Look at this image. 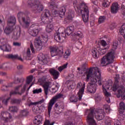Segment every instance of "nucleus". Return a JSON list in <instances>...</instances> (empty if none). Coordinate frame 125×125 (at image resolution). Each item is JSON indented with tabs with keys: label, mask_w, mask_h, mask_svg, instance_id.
Wrapping results in <instances>:
<instances>
[{
	"label": "nucleus",
	"mask_w": 125,
	"mask_h": 125,
	"mask_svg": "<svg viewBox=\"0 0 125 125\" xmlns=\"http://www.w3.org/2000/svg\"><path fill=\"white\" fill-rule=\"evenodd\" d=\"M84 77H86V82H90L87 85V90L90 93H94L96 91L97 82L99 85H102L101 73L97 67L87 69L84 73Z\"/></svg>",
	"instance_id": "nucleus-1"
},
{
	"label": "nucleus",
	"mask_w": 125,
	"mask_h": 125,
	"mask_svg": "<svg viewBox=\"0 0 125 125\" xmlns=\"http://www.w3.org/2000/svg\"><path fill=\"white\" fill-rule=\"evenodd\" d=\"M65 12L66 8L64 7H61L59 12L55 10H52V14H50V12L48 10H45L42 15L41 20L43 23L45 24L46 22H48L49 19H52V17H56V16L60 15L62 18V16L65 15Z\"/></svg>",
	"instance_id": "nucleus-2"
},
{
	"label": "nucleus",
	"mask_w": 125,
	"mask_h": 125,
	"mask_svg": "<svg viewBox=\"0 0 125 125\" xmlns=\"http://www.w3.org/2000/svg\"><path fill=\"white\" fill-rule=\"evenodd\" d=\"M73 6L76 11H78L79 13H82V18L84 23H88L89 13L86 4L84 3H82L80 5L78 1L75 0L74 1Z\"/></svg>",
	"instance_id": "nucleus-3"
},
{
	"label": "nucleus",
	"mask_w": 125,
	"mask_h": 125,
	"mask_svg": "<svg viewBox=\"0 0 125 125\" xmlns=\"http://www.w3.org/2000/svg\"><path fill=\"white\" fill-rule=\"evenodd\" d=\"M74 26H71L67 27L65 31V27H62L59 29V31L61 32L60 33L57 32L55 34L54 39L58 42H63L66 39V35L69 36L73 32H74Z\"/></svg>",
	"instance_id": "nucleus-4"
},
{
	"label": "nucleus",
	"mask_w": 125,
	"mask_h": 125,
	"mask_svg": "<svg viewBox=\"0 0 125 125\" xmlns=\"http://www.w3.org/2000/svg\"><path fill=\"white\" fill-rule=\"evenodd\" d=\"M114 59H115V51L113 50L103 57L101 60V64L102 66H106L108 64L113 63Z\"/></svg>",
	"instance_id": "nucleus-5"
},
{
	"label": "nucleus",
	"mask_w": 125,
	"mask_h": 125,
	"mask_svg": "<svg viewBox=\"0 0 125 125\" xmlns=\"http://www.w3.org/2000/svg\"><path fill=\"white\" fill-rule=\"evenodd\" d=\"M47 81V77L46 76L43 77L42 79H39V82L42 84V86L44 89L45 94L47 95L48 94V89L51 87L52 82Z\"/></svg>",
	"instance_id": "nucleus-6"
},
{
	"label": "nucleus",
	"mask_w": 125,
	"mask_h": 125,
	"mask_svg": "<svg viewBox=\"0 0 125 125\" xmlns=\"http://www.w3.org/2000/svg\"><path fill=\"white\" fill-rule=\"evenodd\" d=\"M113 84V82L112 81H109L105 82V84L103 85V92L106 96V101L107 103H110V99L108 97H110L111 96V93L108 92L107 89H109L110 86H112Z\"/></svg>",
	"instance_id": "nucleus-7"
},
{
	"label": "nucleus",
	"mask_w": 125,
	"mask_h": 125,
	"mask_svg": "<svg viewBox=\"0 0 125 125\" xmlns=\"http://www.w3.org/2000/svg\"><path fill=\"white\" fill-rule=\"evenodd\" d=\"M90 53L94 58H98L100 55H103L106 53V48L102 49L100 47L93 48L91 49Z\"/></svg>",
	"instance_id": "nucleus-8"
},
{
	"label": "nucleus",
	"mask_w": 125,
	"mask_h": 125,
	"mask_svg": "<svg viewBox=\"0 0 125 125\" xmlns=\"http://www.w3.org/2000/svg\"><path fill=\"white\" fill-rule=\"evenodd\" d=\"M49 49L51 53V56L54 57V56H59L61 57L63 55V50H60L58 47L56 46H50Z\"/></svg>",
	"instance_id": "nucleus-9"
},
{
	"label": "nucleus",
	"mask_w": 125,
	"mask_h": 125,
	"mask_svg": "<svg viewBox=\"0 0 125 125\" xmlns=\"http://www.w3.org/2000/svg\"><path fill=\"white\" fill-rule=\"evenodd\" d=\"M63 97V94H59L56 95L55 97H54L49 102L48 106V114H50V112L51 111V109H52V106L55 104V102L58 100V99H60V98H62Z\"/></svg>",
	"instance_id": "nucleus-10"
},
{
	"label": "nucleus",
	"mask_w": 125,
	"mask_h": 125,
	"mask_svg": "<svg viewBox=\"0 0 125 125\" xmlns=\"http://www.w3.org/2000/svg\"><path fill=\"white\" fill-rule=\"evenodd\" d=\"M93 110H88L86 112V114L89 113L87 117V121L89 125H97L95 120L93 119Z\"/></svg>",
	"instance_id": "nucleus-11"
},
{
	"label": "nucleus",
	"mask_w": 125,
	"mask_h": 125,
	"mask_svg": "<svg viewBox=\"0 0 125 125\" xmlns=\"http://www.w3.org/2000/svg\"><path fill=\"white\" fill-rule=\"evenodd\" d=\"M77 87L79 88L78 94L79 100H82L83 94L84 92V89L85 88V83L79 82L77 83Z\"/></svg>",
	"instance_id": "nucleus-12"
},
{
	"label": "nucleus",
	"mask_w": 125,
	"mask_h": 125,
	"mask_svg": "<svg viewBox=\"0 0 125 125\" xmlns=\"http://www.w3.org/2000/svg\"><path fill=\"white\" fill-rule=\"evenodd\" d=\"M83 38V34L81 31H78L75 33V35L72 38V41L75 42H78L79 45H82V42L80 41V40H82Z\"/></svg>",
	"instance_id": "nucleus-13"
},
{
	"label": "nucleus",
	"mask_w": 125,
	"mask_h": 125,
	"mask_svg": "<svg viewBox=\"0 0 125 125\" xmlns=\"http://www.w3.org/2000/svg\"><path fill=\"white\" fill-rule=\"evenodd\" d=\"M94 115L96 120L101 121L104 118L105 113H104V110L103 109H97L94 112Z\"/></svg>",
	"instance_id": "nucleus-14"
},
{
	"label": "nucleus",
	"mask_w": 125,
	"mask_h": 125,
	"mask_svg": "<svg viewBox=\"0 0 125 125\" xmlns=\"http://www.w3.org/2000/svg\"><path fill=\"white\" fill-rule=\"evenodd\" d=\"M49 56L47 55H44L42 53H40L38 56L39 61L43 62V64H46L48 62V59H50Z\"/></svg>",
	"instance_id": "nucleus-15"
},
{
	"label": "nucleus",
	"mask_w": 125,
	"mask_h": 125,
	"mask_svg": "<svg viewBox=\"0 0 125 125\" xmlns=\"http://www.w3.org/2000/svg\"><path fill=\"white\" fill-rule=\"evenodd\" d=\"M115 80V82L111 87V89L113 91H116L119 87V80H120V75L119 74L116 75V77H114Z\"/></svg>",
	"instance_id": "nucleus-16"
},
{
	"label": "nucleus",
	"mask_w": 125,
	"mask_h": 125,
	"mask_svg": "<svg viewBox=\"0 0 125 125\" xmlns=\"http://www.w3.org/2000/svg\"><path fill=\"white\" fill-rule=\"evenodd\" d=\"M43 121V117L42 115H37L35 117L33 123L35 125H39L42 124V122Z\"/></svg>",
	"instance_id": "nucleus-17"
},
{
	"label": "nucleus",
	"mask_w": 125,
	"mask_h": 125,
	"mask_svg": "<svg viewBox=\"0 0 125 125\" xmlns=\"http://www.w3.org/2000/svg\"><path fill=\"white\" fill-rule=\"evenodd\" d=\"M118 94H117V97H122V99L125 100V89L124 87H122L121 89L118 90Z\"/></svg>",
	"instance_id": "nucleus-18"
},
{
	"label": "nucleus",
	"mask_w": 125,
	"mask_h": 125,
	"mask_svg": "<svg viewBox=\"0 0 125 125\" xmlns=\"http://www.w3.org/2000/svg\"><path fill=\"white\" fill-rule=\"evenodd\" d=\"M50 73L53 76V78L55 80H57L58 79V77H59L60 74L59 73V72L58 71L53 69L51 68L50 69Z\"/></svg>",
	"instance_id": "nucleus-19"
},
{
	"label": "nucleus",
	"mask_w": 125,
	"mask_h": 125,
	"mask_svg": "<svg viewBox=\"0 0 125 125\" xmlns=\"http://www.w3.org/2000/svg\"><path fill=\"white\" fill-rule=\"evenodd\" d=\"M35 45L37 48H42V42L40 37L37 38L34 42Z\"/></svg>",
	"instance_id": "nucleus-20"
},
{
	"label": "nucleus",
	"mask_w": 125,
	"mask_h": 125,
	"mask_svg": "<svg viewBox=\"0 0 125 125\" xmlns=\"http://www.w3.org/2000/svg\"><path fill=\"white\" fill-rule=\"evenodd\" d=\"M119 10V4L117 2L113 3L111 7V13H117Z\"/></svg>",
	"instance_id": "nucleus-21"
},
{
	"label": "nucleus",
	"mask_w": 125,
	"mask_h": 125,
	"mask_svg": "<svg viewBox=\"0 0 125 125\" xmlns=\"http://www.w3.org/2000/svg\"><path fill=\"white\" fill-rule=\"evenodd\" d=\"M22 21L24 22V25L25 28H29L30 27V23H31V21L30 18H26V19L22 18Z\"/></svg>",
	"instance_id": "nucleus-22"
},
{
	"label": "nucleus",
	"mask_w": 125,
	"mask_h": 125,
	"mask_svg": "<svg viewBox=\"0 0 125 125\" xmlns=\"http://www.w3.org/2000/svg\"><path fill=\"white\" fill-rule=\"evenodd\" d=\"M53 29H54L53 24L49 23L46 27V31L47 33H51L53 31Z\"/></svg>",
	"instance_id": "nucleus-23"
},
{
	"label": "nucleus",
	"mask_w": 125,
	"mask_h": 125,
	"mask_svg": "<svg viewBox=\"0 0 125 125\" xmlns=\"http://www.w3.org/2000/svg\"><path fill=\"white\" fill-rule=\"evenodd\" d=\"M15 23H16V19L15 17H12L10 18V21L8 22V25L10 27H12V26L15 25Z\"/></svg>",
	"instance_id": "nucleus-24"
},
{
	"label": "nucleus",
	"mask_w": 125,
	"mask_h": 125,
	"mask_svg": "<svg viewBox=\"0 0 125 125\" xmlns=\"http://www.w3.org/2000/svg\"><path fill=\"white\" fill-rule=\"evenodd\" d=\"M8 58H11V59H18V60H20L21 61H23V59L21 58L20 57H18L17 55H8Z\"/></svg>",
	"instance_id": "nucleus-25"
},
{
	"label": "nucleus",
	"mask_w": 125,
	"mask_h": 125,
	"mask_svg": "<svg viewBox=\"0 0 125 125\" xmlns=\"http://www.w3.org/2000/svg\"><path fill=\"white\" fill-rule=\"evenodd\" d=\"M119 32L121 35H123V38L125 40V23L123 24L121 28H120Z\"/></svg>",
	"instance_id": "nucleus-26"
},
{
	"label": "nucleus",
	"mask_w": 125,
	"mask_h": 125,
	"mask_svg": "<svg viewBox=\"0 0 125 125\" xmlns=\"http://www.w3.org/2000/svg\"><path fill=\"white\" fill-rule=\"evenodd\" d=\"M120 107L121 109L119 110V113L120 114H123L124 113V110H125V105L124 102L120 103Z\"/></svg>",
	"instance_id": "nucleus-27"
},
{
	"label": "nucleus",
	"mask_w": 125,
	"mask_h": 125,
	"mask_svg": "<svg viewBox=\"0 0 125 125\" xmlns=\"http://www.w3.org/2000/svg\"><path fill=\"white\" fill-rule=\"evenodd\" d=\"M25 88L26 87H24L22 90H21V92L20 93L18 92V87H17L16 88L15 91L13 93L11 92V94H21L22 93H23V92H24V91H25Z\"/></svg>",
	"instance_id": "nucleus-28"
},
{
	"label": "nucleus",
	"mask_w": 125,
	"mask_h": 125,
	"mask_svg": "<svg viewBox=\"0 0 125 125\" xmlns=\"http://www.w3.org/2000/svg\"><path fill=\"white\" fill-rule=\"evenodd\" d=\"M93 3L94 4V5H93V6L94 11V12H97V11L98 10V6H97V4H98V1H94L93 2Z\"/></svg>",
	"instance_id": "nucleus-29"
},
{
	"label": "nucleus",
	"mask_w": 125,
	"mask_h": 125,
	"mask_svg": "<svg viewBox=\"0 0 125 125\" xmlns=\"http://www.w3.org/2000/svg\"><path fill=\"white\" fill-rule=\"evenodd\" d=\"M56 108H60L61 109H64V104L62 102L58 103L55 105Z\"/></svg>",
	"instance_id": "nucleus-30"
},
{
	"label": "nucleus",
	"mask_w": 125,
	"mask_h": 125,
	"mask_svg": "<svg viewBox=\"0 0 125 125\" xmlns=\"http://www.w3.org/2000/svg\"><path fill=\"white\" fill-rule=\"evenodd\" d=\"M105 19H106V17H105L104 16H100L99 18V20H98L99 24L104 23V21H105Z\"/></svg>",
	"instance_id": "nucleus-31"
},
{
	"label": "nucleus",
	"mask_w": 125,
	"mask_h": 125,
	"mask_svg": "<svg viewBox=\"0 0 125 125\" xmlns=\"http://www.w3.org/2000/svg\"><path fill=\"white\" fill-rule=\"evenodd\" d=\"M70 55H71V51L69 50H67L65 51L64 53L63 57L65 59H67V58H69V56H70Z\"/></svg>",
	"instance_id": "nucleus-32"
},
{
	"label": "nucleus",
	"mask_w": 125,
	"mask_h": 125,
	"mask_svg": "<svg viewBox=\"0 0 125 125\" xmlns=\"http://www.w3.org/2000/svg\"><path fill=\"white\" fill-rule=\"evenodd\" d=\"M42 101L36 102L34 103H32V105L33 107V110H36V111H38L39 110V108L38 109L34 108V106H37V105H39V104H42Z\"/></svg>",
	"instance_id": "nucleus-33"
},
{
	"label": "nucleus",
	"mask_w": 125,
	"mask_h": 125,
	"mask_svg": "<svg viewBox=\"0 0 125 125\" xmlns=\"http://www.w3.org/2000/svg\"><path fill=\"white\" fill-rule=\"evenodd\" d=\"M67 66H68L67 63L62 65L61 66L59 67L58 70L59 71V72H62V71H63V70H64V69L67 68Z\"/></svg>",
	"instance_id": "nucleus-34"
},
{
	"label": "nucleus",
	"mask_w": 125,
	"mask_h": 125,
	"mask_svg": "<svg viewBox=\"0 0 125 125\" xmlns=\"http://www.w3.org/2000/svg\"><path fill=\"white\" fill-rule=\"evenodd\" d=\"M4 48H5V51H10V50H11V47L9 45L6 46L5 45H3L0 47L1 49L2 50L4 49Z\"/></svg>",
	"instance_id": "nucleus-35"
},
{
	"label": "nucleus",
	"mask_w": 125,
	"mask_h": 125,
	"mask_svg": "<svg viewBox=\"0 0 125 125\" xmlns=\"http://www.w3.org/2000/svg\"><path fill=\"white\" fill-rule=\"evenodd\" d=\"M102 5L104 7H108L110 5V2L107 0H104L103 2Z\"/></svg>",
	"instance_id": "nucleus-36"
},
{
	"label": "nucleus",
	"mask_w": 125,
	"mask_h": 125,
	"mask_svg": "<svg viewBox=\"0 0 125 125\" xmlns=\"http://www.w3.org/2000/svg\"><path fill=\"white\" fill-rule=\"evenodd\" d=\"M12 32V27H6L4 30V33L6 34V35H8L9 34H10V33Z\"/></svg>",
	"instance_id": "nucleus-37"
},
{
	"label": "nucleus",
	"mask_w": 125,
	"mask_h": 125,
	"mask_svg": "<svg viewBox=\"0 0 125 125\" xmlns=\"http://www.w3.org/2000/svg\"><path fill=\"white\" fill-rule=\"evenodd\" d=\"M36 6L37 7V10L39 11V12H41V11H42L43 9V6L42 5H37Z\"/></svg>",
	"instance_id": "nucleus-38"
},
{
	"label": "nucleus",
	"mask_w": 125,
	"mask_h": 125,
	"mask_svg": "<svg viewBox=\"0 0 125 125\" xmlns=\"http://www.w3.org/2000/svg\"><path fill=\"white\" fill-rule=\"evenodd\" d=\"M117 47H118V41H114L112 45V48L117 49Z\"/></svg>",
	"instance_id": "nucleus-39"
},
{
	"label": "nucleus",
	"mask_w": 125,
	"mask_h": 125,
	"mask_svg": "<svg viewBox=\"0 0 125 125\" xmlns=\"http://www.w3.org/2000/svg\"><path fill=\"white\" fill-rule=\"evenodd\" d=\"M73 17H74V14L72 13H70L68 15L67 19L68 20H72Z\"/></svg>",
	"instance_id": "nucleus-40"
},
{
	"label": "nucleus",
	"mask_w": 125,
	"mask_h": 125,
	"mask_svg": "<svg viewBox=\"0 0 125 125\" xmlns=\"http://www.w3.org/2000/svg\"><path fill=\"white\" fill-rule=\"evenodd\" d=\"M78 98L76 97L72 96L70 98V100L71 102H77L78 101Z\"/></svg>",
	"instance_id": "nucleus-41"
},
{
	"label": "nucleus",
	"mask_w": 125,
	"mask_h": 125,
	"mask_svg": "<svg viewBox=\"0 0 125 125\" xmlns=\"http://www.w3.org/2000/svg\"><path fill=\"white\" fill-rule=\"evenodd\" d=\"M9 111H10V112H16L17 111V107L15 106L10 107Z\"/></svg>",
	"instance_id": "nucleus-42"
},
{
	"label": "nucleus",
	"mask_w": 125,
	"mask_h": 125,
	"mask_svg": "<svg viewBox=\"0 0 125 125\" xmlns=\"http://www.w3.org/2000/svg\"><path fill=\"white\" fill-rule=\"evenodd\" d=\"M42 90V88L39 89H36L35 90H33V93L35 94L36 93H41Z\"/></svg>",
	"instance_id": "nucleus-43"
},
{
	"label": "nucleus",
	"mask_w": 125,
	"mask_h": 125,
	"mask_svg": "<svg viewBox=\"0 0 125 125\" xmlns=\"http://www.w3.org/2000/svg\"><path fill=\"white\" fill-rule=\"evenodd\" d=\"M31 82H32V76H29L27 78L26 83H27V84H29V83H30Z\"/></svg>",
	"instance_id": "nucleus-44"
},
{
	"label": "nucleus",
	"mask_w": 125,
	"mask_h": 125,
	"mask_svg": "<svg viewBox=\"0 0 125 125\" xmlns=\"http://www.w3.org/2000/svg\"><path fill=\"white\" fill-rule=\"evenodd\" d=\"M122 15H123V18L125 19V6L122 5Z\"/></svg>",
	"instance_id": "nucleus-45"
},
{
	"label": "nucleus",
	"mask_w": 125,
	"mask_h": 125,
	"mask_svg": "<svg viewBox=\"0 0 125 125\" xmlns=\"http://www.w3.org/2000/svg\"><path fill=\"white\" fill-rule=\"evenodd\" d=\"M104 108H105V110L106 111V113L110 112V105L107 104L104 105Z\"/></svg>",
	"instance_id": "nucleus-46"
},
{
	"label": "nucleus",
	"mask_w": 125,
	"mask_h": 125,
	"mask_svg": "<svg viewBox=\"0 0 125 125\" xmlns=\"http://www.w3.org/2000/svg\"><path fill=\"white\" fill-rule=\"evenodd\" d=\"M38 34H39V30L38 29H35L33 30L32 36L36 37Z\"/></svg>",
	"instance_id": "nucleus-47"
},
{
	"label": "nucleus",
	"mask_w": 125,
	"mask_h": 125,
	"mask_svg": "<svg viewBox=\"0 0 125 125\" xmlns=\"http://www.w3.org/2000/svg\"><path fill=\"white\" fill-rule=\"evenodd\" d=\"M54 125V123H50L49 120H45L44 123V125Z\"/></svg>",
	"instance_id": "nucleus-48"
},
{
	"label": "nucleus",
	"mask_w": 125,
	"mask_h": 125,
	"mask_svg": "<svg viewBox=\"0 0 125 125\" xmlns=\"http://www.w3.org/2000/svg\"><path fill=\"white\" fill-rule=\"evenodd\" d=\"M42 38L45 42H47V41H48V37H47V35L45 34L42 35Z\"/></svg>",
	"instance_id": "nucleus-49"
},
{
	"label": "nucleus",
	"mask_w": 125,
	"mask_h": 125,
	"mask_svg": "<svg viewBox=\"0 0 125 125\" xmlns=\"http://www.w3.org/2000/svg\"><path fill=\"white\" fill-rule=\"evenodd\" d=\"M101 43L103 46H106L107 45V42L104 40H101Z\"/></svg>",
	"instance_id": "nucleus-50"
},
{
	"label": "nucleus",
	"mask_w": 125,
	"mask_h": 125,
	"mask_svg": "<svg viewBox=\"0 0 125 125\" xmlns=\"http://www.w3.org/2000/svg\"><path fill=\"white\" fill-rule=\"evenodd\" d=\"M114 125H122V124L121 123V121L116 120L114 122Z\"/></svg>",
	"instance_id": "nucleus-51"
},
{
	"label": "nucleus",
	"mask_w": 125,
	"mask_h": 125,
	"mask_svg": "<svg viewBox=\"0 0 125 125\" xmlns=\"http://www.w3.org/2000/svg\"><path fill=\"white\" fill-rule=\"evenodd\" d=\"M75 86H76V83L75 82H73L72 84L70 85V87L71 89H74Z\"/></svg>",
	"instance_id": "nucleus-52"
},
{
	"label": "nucleus",
	"mask_w": 125,
	"mask_h": 125,
	"mask_svg": "<svg viewBox=\"0 0 125 125\" xmlns=\"http://www.w3.org/2000/svg\"><path fill=\"white\" fill-rule=\"evenodd\" d=\"M22 15H23V13H19V14H18V18H19V20L20 23H21V22H20V16H22Z\"/></svg>",
	"instance_id": "nucleus-53"
},
{
	"label": "nucleus",
	"mask_w": 125,
	"mask_h": 125,
	"mask_svg": "<svg viewBox=\"0 0 125 125\" xmlns=\"http://www.w3.org/2000/svg\"><path fill=\"white\" fill-rule=\"evenodd\" d=\"M27 56H30L31 55V51H30V49H28L27 51Z\"/></svg>",
	"instance_id": "nucleus-54"
},
{
	"label": "nucleus",
	"mask_w": 125,
	"mask_h": 125,
	"mask_svg": "<svg viewBox=\"0 0 125 125\" xmlns=\"http://www.w3.org/2000/svg\"><path fill=\"white\" fill-rule=\"evenodd\" d=\"M13 45L15 46H19V45H20V43L18 42H14Z\"/></svg>",
	"instance_id": "nucleus-55"
},
{
	"label": "nucleus",
	"mask_w": 125,
	"mask_h": 125,
	"mask_svg": "<svg viewBox=\"0 0 125 125\" xmlns=\"http://www.w3.org/2000/svg\"><path fill=\"white\" fill-rule=\"evenodd\" d=\"M18 69H22V68H23V66L22 65H19L17 67Z\"/></svg>",
	"instance_id": "nucleus-56"
},
{
	"label": "nucleus",
	"mask_w": 125,
	"mask_h": 125,
	"mask_svg": "<svg viewBox=\"0 0 125 125\" xmlns=\"http://www.w3.org/2000/svg\"><path fill=\"white\" fill-rule=\"evenodd\" d=\"M110 30H114V29H115V27L114 26L112 27V26H110Z\"/></svg>",
	"instance_id": "nucleus-57"
},
{
	"label": "nucleus",
	"mask_w": 125,
	"mask_h": 125,
	"mask_svg": "<svg viewBox=\"0 0 125 125\" xmlns=\"http://www.w3.org/2000/svg\"><path fill=\"white\" fill-rule=\"evenodd\" d=\"M32 53H35V50L34 49V48L32 47Z\"/></svg>",
	"instance_id": "nucleus-58"
},
{
	"label": "nucleus",
	"mask_w": 125,
	"mask_h": 125,
	"mask_svg": "<svg viewBox=\"0 0 125 125\" xmlns=\"http://www.w3.org/2000/svg\"><path fill=\"white\" fill-rule=\"evenodd\" d=\"M8 100V99L6 101V102H4L5 104H6V103H7Z\"/></svg>",
	"instance_id": "nucleus-59"
},
{
	"label": "nucleus",
	"mask_w": 125,
	"mask_h": 125,
	"mask_svg": "<svg viewBox=\"0 0 125 125\" xmlns=\"http://www.w3.org/2000/svg\"><path fill=\"white\" fill-rule=\"evenodd\" d=\"M51 6H53V5H54V3H53V4L52 3H51Z\"/></svg>",
	"instance_id": "nucleus-60"
},
{
	"label": "nucleus",
	"mask_w": 125,
	"mask_h": 125,
	"mask_svg": "<svg viewBox=\"0 0 125 125\" xmlns=\"http://www.w3.org/2000/svg\"><path fill=\"white\" fill-rule=\"evenodd\" d=\"M77 70H78V71H80V70H81V68H78Z\"/></svg>",
	"instance_id": "nucleus-61"
},
{
	"label": "nucleus",
	"mask_w": 125,
	"mask_h": 125,
	"mask_svg": "<svg viewBox=\"0 0 125 125\" xmlns=\"http://www.w3.org/2000/svg\"><path fill=\"white\" fill-rule=\"evenodd\" d=\"M28 33H29V34H31V33L30 32V29H28Z\"/></svg>",
	"instance_id": "nucleus-62"
},
{
	"label": "nucleus",
	"mask_w": 125,
	"mask_h": 125,
	"mask_svg": "<svg viewBox=\"0 0 125 125\" xmlns=\"http://www.w3.org/2000/svg\"><path fill=\"white\" fill-rule=\"evenodd\" d=\"M107 125H111V123L110 122H109Z\"/></svg>",
	"instance_id": "nucleus-63"
},
{
	"label": "nucleus",
	"mask_w": 125,
	"mask_h": 125,
	"mask_svg": "<svg viewBox=\"0 0 125 125\" xmlns=\"http://www.w3.org/2000/svg\"><path fill=\"white\" fill-rule=\"evenodd\" d=\"M0 23H1V20H0Z\"/></svg>",
	"instance_id": "nucleus-64"
}]
</instances>
